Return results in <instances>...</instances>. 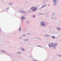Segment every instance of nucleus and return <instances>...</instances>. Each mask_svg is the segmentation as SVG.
<instances>
[{
	"mask_svg": "<svg viewBox=\"0 0 61 61\" xmlns=\"http://www.w3.org/2000/svg\"><path fill=\"white\" fill-rule=\"evenodd\" d=\"M41 25L42 26H43L44 27H46V25H45V22L44 21H43L41 23Z\"/></svg>",
	"mask_w": 61,
	"mask_h": 61,
	"instance_id": "nucleus-1",
	"label": "nucleus"
},
{
	"mask_svg": "<svg viewBox=\"0 0 61 61\" xmlns=\"http://www.w3.org/2000/svg\"><path fill=\"white\" fill-rule=\"evenodd\" d=\"M19 49H21L22 51H25V49H24V48H23L22 47H20L19 48Z\"/></svg>",
	"mask_w": 61,
	"mask_h": 61,
	"instance_id": "nucleus-2",
	"label": "nucleus"
},
{
	"mask_svg": "<svg viewBox=\"0 0 61 61\" xmlns=\"http://www.w3.org/2000/svg\"><path fill=\"white\" fill-rule=\"evenodd\" d=\"M51 16L53 18V17H56V14H52L51 15Z\"/></svg>",
	"mask_w": 61,
	"mask_h": 61,
	"instance_id": "nucleus-3",
	"label": "nucleus"
},
{
	"mask_svg": "<svg viewBox=\"0 0 61 61\" xmlns=\"http://www.w3.org/2000/svg\"><path fill=\"white\" fill-rule=\"evenodd\" d=\"M49 46L50 47H51L54 46V44H51L50 45H49Z\"/></svg>",
	"mask_w": 61,
	"mask_h": 61,
	"instance_id": "nucleus-4",
	"label": "nucleus"
},
{
	"mask_svg": "<svg viewBox=\"0 0 61 61\" xmlns=\"http://www.w3.org/2000/svg\"><path fill=\"white\" fill-rule=\"evenodd\" d=\"M21 18H22V19H23V20H25V19H26V18L24 16H21Z\"/></svg>",
	"mask_w": 61,
	"mask_h": 61,
	"instance_id": "nucleus-5",
	"label": "nucleus"
},
{
	"mask_svg": "<svg viewBox=\"0 0 61 61\" xmlns=\"http://www.w3.org/2000/svg\"><path fill=\"white\" fill-rule=\"evenodd\" d=\"M56 28L57 30H58L59 31H60V29H61L58 27H56Z\"/></svg>",
	"mask_w": 61,
	"mask_h": 61,
	"instance_id": "nucleus-6",
	"label": "nucleus"
},
{
	"mask_svg": "<svg viewBox=\"0 0 61 61\" xmlns=\"http://www.w3.org/2000/svg\"><path fill=\"white\" fill-rule=\"evenodd\" d=\"M45 36V37H48L49 36V35H48L47 34H46Z\"/></svg>",
	"mask_w": 61,
	"mask_h": 61,
	"instance_id": "nucleus-7",
	"label": "nucleus"
},
{
	"mask_svg": "<svg viewBox=\"0 0 61 61\" xmlns=\"http://www.w3.org/2000/svg\"><path fill=\"white\" fill-rule=\"evenodd\" d=\"M35 7H32L30 8V9L32 10V9H35Z\"/></svg>",
	"mask_w": 61,
	"mask_h": 61,
	"instance_id": "nucleus-8",
	"label": "nucleus"
},
{
	"mask_svg": "<svg viewBox=\"0 0 61 61\" xmlns=\"http://www.w3.org/2000/svg\"><path fill=\"white\" fill-rule=\"evenodd\" d=\"M53 5H54V6H56L57 5V3H54L53 4Z\"/></svg>",
	"mask_w": 61,
	"mask_h": 61,
	"instance_id": "nucleus-9",
	"label": "nucleus"
},
{
	"mask_svg": "<svg viewBox=\"0 0 61 61\" xmlns=\"http://www.w3.org/2000/svg\"><path fill=\"white\" fill-rule=\"evenodd\" d=\"M53 0V2H54V3H56V0Z\"/></svg>",
	"mask_w": 61,
	"mask_h": 61,
	"instance_id": "nucleus-10",
	"label": "nucleus"
},
{
	"mask_svg": "<svg viewBox=\"0 0 61 61\" xmlns=\"http://www.w3.org/2000/svg\"><path fill=\"white\" fill-rule=\"evenodd\" d=\"M25 41H27L29 40L27 38L25 39L24 40Z\"/></svg>",
	"mask_w": 61,
	"mask_h": 61,
	"instance_id": "nucleus-11",
	"label": "nucleus"
},
{
	"mask_svg": "<svg viewBox=\"0 0 61 61\" xmlns=\"http://www.w3.org/2000/svg\"><path fill=\"white\" fill-rule=\"evenodd\" d=\"M20 13H24L25 12V11H20Z\"/></svg>",
	"mask_w": 61,
	"mask_h": 61,
	"instance_id": "nucleus-12",
	"label": "nucleus"
},
{
	"mask_svg": "<svg viewBox=\"0 0 61 61\" xmlns=\"http://www.w3.org/2000/svg\"><path fill=\"white\" fill-rule=\"evenodd\" d=\"M30 33H29V32H28L26 34V35H30Z\"/></svg>",
	"mask_w": 61,
	"mask_h": 61,
	"instance_id": "nucleus-13",
	"label": "nucleus"
},
{
	"mask_svg": "<svg viewBox=\"0 0 61 61\" xmlns=\"http://www.w3.org/2000/svg\"><path fill=\"white\" fill-rule=\"evenodd\" d=\"M36 10H37V8L35 7V9L34 10V11H36Z\"/></svg>",
	"mask_w": 61,
	"mask_h": 61,
	"instance_id": "nucleus-14",
	"label": "nucleus"
},
{
	"mask_svg": "<svg viewBox=\"0 0 61 61\" xmlns=\"http://www.w3.org/2000/svg\"><path fill=\"white\" fill-rule=\"evenodd\" d=\"M17 54H21V53L20 52H17Z\"/></svg>",
	"mask_w": 61,
	"mask_h": 61,
	"instance_id": "nucleus-15",
	"label": "nucleus"
},
{
	"mask_svg": "<svg viewBox=\"0 0 61 61\" xmlns=\"http://www.w3.org/2000/svg\"><path fill=\"white\" fill-rule=\"evenodd\" d=\"M57 43H55V45L54 46H57Z\"/></svg>",
	"mask_w": 61,
	"mask_h": 61,
	"instance_id": "nucleus-16",
	"label": "nucleus"
},
{
	"mask_svg": "<svg viewBox=\"0 0 61 61\" xmlns=\"http://www.w3.org/2000/svg\"><path fill=\"white\" fill-rule=\"evenodd\" d=\"M46 6V5H44L43 6H42V8H43V7H44Z\"/></svg>",
	"mask_w": 61,
	"mask_h": 61,
	"instance_id": "nucleus-17",
	"label": "nucleus"
},
{
	"mask_svg": "<svg viewBox=\"0 0 61 61\" xmlns=\"http://www.w3.org/2000/svg\"><path fill=\"white\" fill-rule=\"evenodd\" d=\"M1 51L3 53H6V52L5 51H4L2 50Z\"/></svg>",
	"mask_w": 61,
	"mask_h": 61,
	"instance_id": "nucleus-18",
	"label": "nucleus"
},
{
	"mask_svg": "<svg viewBox=\"0 0 61 61\" xmlns=\"http://www.w3.org/2000/svg\"><path fill=\"white\" fill-rule=\"evenodd\" d=\"M9 5H13V4H12V3H10L9 4Z\"/></svg>",
	"mask_w": 61,
	"mask_h": 61,
	"instance_id": "nucleus-19",
	"label": "nucleus"
},
{
	"mask_svg": "<svg viewBox=\"0 0 61 61\" xmlns=\"http://www.w3.org/2000/svg\"><path fill=\"white\" fill-rule=\"evenodd\" d=\"M26 24H27L28 23V20H27L26 21Z\"/></svg>",
	"mask_w": 61,
	"mask_h": 61,
	"instance_id": "nucleus-20",
	"label": "nucleus"
},
{
	"mask_svg": "<svg viewBox=\"0 0 61 61\" xmlns=\"http://www.w3.org/2000/svg\"><path fill=\"white\" fill-rule=\"evenodd\" d=\"M19 38L20 39H22V37H19Z\"/></svg>",
	"mask_w": 61,
	"mask_h": 61,
	"instance_id": "nucleus-21",
	"label": "nucleus"
},
{
	"mask_svg": "<svg viewBox=\"0 0 61 61\" xmlns=\"http://www.w3.org/2000/svg\"><path fill=\"white\" fill-rule=\"evenodd\" d=\"M19 30L20 31H21V27H20V28H19Z\"/></svg>",
	"mask_w": 61,
	"mask_h": 61,
	"instance_id": "nucleus-22",
	"label": "nucleus"
},
{
	"mask_svg": "<svg viewBox=\"0 0 61 61\" xmlns=\"http://www.w3.org/2000/svg\"><path fill=\"white\" fill-rule=\"evenodd\" d=\"M53 48L54 49H56V46H54Z\"/></svg>",
	"mask_w": 61,
	"mask_h": 61,
	"instance_id": "nucleus-23",
	"label": "nucleus"
},
{
	"mask_svg": "<svg viewBox=\"0 0 61 61\" xmlns=\"http://www.w3.org/2000/svg\"><path fill=\"white\" fill-rule=\"evenodd\" d=\"M55 36H52V38H55Z\"/></svg>",
	"mask_w": 61,
	"mask_h": 61,
	"instance_id": "nucleus-24",
	"label": "nucleus"
},
{
	"mask_svg": "<svg viewBox=\"0 0 61 61\" xmlns=\"http://www.w3.org/2000/svg\"><path fill=\"white\" fill-rule=\"evenodd\" d=\"M42 8H42V7H41L39 9H41Z\"/></svg>",
	"mask_w": 61,
	"mask_h": 61,
	"instance_id": "nucleus-25",
	"label": "nucleus"
},
{
	"mask_svg": "<svg viewBox=\"0 0 61 61\" xmlns=\"http://www.w3.org/2000/svg\"><path fill=\"white\" fill-rule=\"evenodd\" d=\"M32 11H33V12H34V11H35V10H32Z\"/></svg>",
	"mask_w": 61,
	"mask_h": 61,
	"instance_id": "nucleus-26",
	"label": "nucleus"
},
{
	"mask_svg": "<svg viewBox=\"0 0 61 61\" xmlns=\"http://www.w3.org/2000/svg\"><path fill=\"white\" fill-rule=\"evenodd\" d=\"M0 32H2V31H1V28H0Z\"/></svg>",
	"mask_w": 61,
	"mask_h": 61,
	"instance_id": "nucleus-27",
	"label": "nucleus"
},
{
	"mask_svg": "<svg viewBox=\"0 0 61 61\" xmlns=\"http://www.w3.org/2000/svg\"><path fill=\"white\" fill-rule=\"evenodd\" d=\"M9 9V7H8L7 9V10H8Z\"/></svg>",
	"mask_w": 61,
	"mask_h": 61,
	"instance_id": "nucleus-28",
	"label": "nucleus"
},
{
	"mask_svg": "<svg viewBox=\"0 0 61 61\" xmlns=\"http://www.w3.org/2000/svg\"><path fill=\"white\" fill-rule=\"evenodd\" d=\"M33 17L34 18H35V16L34 15H33Z\"/></svg>",
	"mask_w": 61,
	"mask_h": 61,
	"instance_id": "nucleus-29",
	"label": "nucleus"
},
{
	"mask_svg": "<svg viewBox=\"0 0 61 61\" xmlns=\"http://www.w3.org/2000/svg\"><path fill=\"white\" fill-rule=\"evenodd\" d=\"M39 46L40 47H42L41 46Z\"/></svg>",
	"mask_w": 61,
	"mask_h": 61,
	"instance_id": "nucleus-30",
	"label": "nucleus"
},
{
	"mask_svg": "<svg viewBox=\"0 0 61 61\" xmlns=\"http://www.w3.org/2000/svg\"><path fill=\"white\" fill-rule=\"evenodd\" d=\"M23 36H25V35H23Z\"/></svg>",
	"mask_w": 61,
	"mask_h": 61,
	"instance_id": "nucleus-31",
	"label": "nucleus"
},
{
	"mask_svg": "<svg viewBox=\"0 0 61 61\" xmlns=\"http://www.w3.org/2000/svg\"><path fill=\"white\" fill-rule=\"evenodd\" d=\"M21 21L22 22L23 21V20H22L21 19Z\"/></svg>",
	"mask_w": 61,
	"mask_h": 61,
	"instance_id": "nucleus-32",
	"label": "nucleus"
},
{
	"mask_svg": "<svg viewBox=\"0 0 61 61\" xmlns=\"http://www.w3.org/2000/svg\"><path fill=\"white\" fill-rule=\"evenodd\" d=\"M39 15H42V13L39 14Z\"/></svg>",
	"mask_w": 61,
	"mask_h": 61,
	"instance_id": "nucleus-33",
	"label": "nucleus"
},
{
	"mask_svg": "<svg viewBox=\"0 0 61 61\" xmlns=\"http://www.w3.org/2000/svg\"><path fill=\"white\" fill-rule=\"evenodd\" d=\"M60 56V57H61V55L60 56Z\"/></svg>",
	"mask_w": 61,
	"mask_h": 61,
	"instance_id": "nucleus-34",
	"label": "nucleus"
},
{
	"mask_svg": "<svg viewBox=\"0 0 61 61\" xmlns=\"http://www.w3.org/2000/svg\"><path fill=\"white\" fill-rule=\"evenodd\" d=\"M0 36H1V34L0 33Z\"/></svg>",
	"mask_w": 61,
	"mask_h": 61,
	"instance_id": "nucleus-35",
	"label": "nucleus"
},
{
	"mask_svg": "<svg viewBox=\"0 0 61 61\" xmlns=\"http://www.w3.org/2000/svg\"><path fill=\"white\" fill-rule=\"evenodd\" d=\"M30 57V58H31V57H32L31 56V57Z\"/></svg>",
	"mask_w": 61,
	"mask_h": 61,
	"instance_id": "nucleus-36",
	"label": "nucleus"
},
{
	"mask_svg": "<svg viewBox=\"0 0 61 61\" xmlns=\"http://www.w3.org/2000/svg\"><path fill=\"white\" fill-rule=\"evenodd\" d=\"M40 39H40L39 38L38 39Z\"/></svg>",
	"mask_w": 61,
	"mask_h": 61,
	"instance_id": "nucleus-37",
	"label": "nucleus"
}]
</instances>
